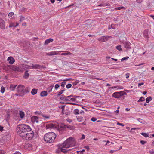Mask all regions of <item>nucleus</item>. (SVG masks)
<instances>
[{"label": "nucleus", "instance_id": "21", "mask_svg": "<svg viewBox=\"0 0 154 154\" xmlns=\"http://www.w3.org/2000/svg\"><path fill=\"white\" fill-rule=\"evenodd\" d=\"M47 92L46 91H43L41 92L40 93V95L42 97H45L47 96Z\"/></svg>", "mask_w": 154, "mask_h": 154}, {"label": "nucleus", "instance_id": "27", "mask_svg": "<svg viewBox=\"0 0 154 154\" xmlns=\"http://www.w3.org/2000/svg\"><path fill=\"white\" fill-rule=\"evenodd\" d=\"M54 87V86H50L47 89V91L49 92H50L52 91V89Z\"/></svg>", "mask_w": 154, "mask_h": 154}, {"label": "nucleus", "instance_id": "1", "mask_svg": "<svg viewBox=\"0 0 154 154\" xmlns=\"http://www.w3.org/2000/svg\"><path fill=\"white\" fill-rule=\"evenodd\" d=\"M17 132L20 136L21 134H25L27 132L31 131L32 130L29 126L24 124L18 125L17 127Z\"/></svg>", "mask_w": 154, "mask_h": 154}, {"label": "nucleus", "instance_id": "41", "mask_svg": "<svg viewBox=\"0 0 154 154\" xmlns=\"http://www.w3.org/2000/svg\"><path fill=\"white\" fill-rule=\"evenodd\" d=\"M15 24L14 23H11L9 25V27H12L14 26L15 27Z\"/></svg>", "mask_w": 154, "mask_h": 154}, {"label": "nucleus", "instance_id": "55", "mask_svg": "<svg viewBox=\"0 0 154 154\" xmlns=\"http://www.w3.org/2000/svg\"><path fill=\"white\" fill-rule=\"evenodd\" d=\"M129 73H127L126 74V79H128L129 77Z\"/></svg>", "mask_w": 154, "mask_h": 154}, {"label": "nucleus", "instance_id": "45", "mask_svg": "<svg viewBox=\"0 0 154 154\" xmlns=\"http://www.w3.org/2000/svg\"><path fill=\"white\" fill-rule=\"evenodd\" d=\"M124 7L122 6V7H117L115 8V9L117 10H120L122 8H124Z\"/></svg>", "mask_w": 154, "mask_h": 154}, {"label": "nucleus", "instance_id": "28", "mask_svg": "<svg viewBox=\"0 0 154 154\" xmlns=\"http://www.w3.org/2000/svg\"><path fill=\"white\" fill-rule=\"evenodd\" d=\"M72 54L69 52V51H66V53H62L61 55H71Z\"/></svg>", "mask_w": 154, "mask_h": 154}, {"label": "nucleus", "instance_id": "35", "mask_svg": "<svg viewBox=\"0 0 154 154\" xmlns=\"http://www.w3.org/2000/svg\"><path fill=\"white\" fill-rule=\"evenodd\" d=\"M116 49L119 51H122V49L121 48V46L120 45H119L116 47Z\"/></svg>", "mask_w": 154, "mask_h": 154}, {"label": "nucleus", "instance_id": "25", "mask_svg": "<svg viewBox=\"0 0 154 154\" xmlns=\"http://www.w3.org/2000/svg\"><path fill=\"white\" fill-rule=\"evenodd\" d=\"M23 70L21 67L20 66H16V71L18 72H21Z\"/></svg>", "mask_w": 154, "mask_h": 154}, {"label": "nucleus", "instance_id": "22", "mask_svg": "<svg viewBox=\"0 0 154 154\" xmlns=\"http://www.w3.org/2000/svg\"><path fill=\"white\" fill-rule=\"evenodd\" d=\"M38 89L35 88H33L32 90L31 91V94L32 95L35 94L37 92Z\"/></svg>", "mask_w": 154, "mask_h": 154}, {"label": "nucleus", "instance_id": "38", "mask_svg": "<svg viewBox=\"0 0 154 154\" xmlns=\"http://www.w3.org/2000/svg\"><path fill=\"white\" fill-rule=\"evenodd\" d=\"M70 111L68 110H66L65 111V113L66 115H69L70 114Z\"/></svg>", "mask_w": 154, "mask_h": 154}, {"label": "nucleus", "instance_id": "37", "mask_svg": "<svg viewBox=\"0 0 154 154\" xmlns=\"http://www.w3.org/2000/svg\"><path fill=\"white\" fill-rule=\"evenodd\" d=\"M32 146V144H26V147H28L30 148L29 149H31Z\"/></svg>", "mask_w": 154, "mask_h": 154}, {"label": "nucleus", "instance_id": "4", "mask_svg": "<svg viewBox=\"0 0 154 154\" xmlns=\"http://www.w3.org/2000/svg\"><path fill=\"white\" fill-rule=\"evenodd\" d=\"M34 136V133L32 131L27 132L25 133L20 134V136L22 137L25 140H31Z\"/></svg>", "mask_w": 154, "mask_h": 154}, {"label": "nucleus", "instance_id": "19", "mask_svg": "<svg viewBox=\"0 0 154 154\" xmlns=\"http://www.w3.org/2000/svg\"><path fill=\"white\" fill-rule=\"evenodd\" d=\"M17 86V85L13 84L11 85L10 87V90L13 91H14Z\"/></svg>", "mask_w": 154, "mask_h": 154}, {"label": "nucleus", "instance_id": "20", "mask_svg": "<svg viewBox=\"0 0 154 154\" xmlns=\"http://www.w3.org/2000/svg\"><path fill=\"white\" fill-rule=\"evenodd\" d=\"M19 115L21 119L23 118L25 116V114L23 112L20 111L19 112Z\"/></svg>", "mask_w": 154, "mask_h": 154}, {"label": "nucleus", "instance_id": "62", "mask_svg": "<svg viewBox=\"0 0 154 154\" xmlns=\"http://www.w3.org/2000/svg\"><path fill=\"white\" fill-rule=\"evenodd\" d=\"M104 5H105L104 3H102V4H100V5H98V6H105Z\"/></svg>", "mask_w": 154, "mask_h": 154}, {"label": "nucleus", "instance_id": "34", "mask_svg": "<svg viewBox=\"0 0 154 154\" xmlns=\"http://www.w3.org/2000/svg\"><path fill=\"white\" fill-rule=\"evenodd\" d=\"M42 117H43L45 119H48L50 118L49 116L48 115H44L42 114Z\"/></svg>", "mask_w": 154, "mask_h": 154}, {"label": "nucleus", "instance_id": "43", "mask_svg": "<svg viewBox=\"0 0 154 154\" xmlns=\"http://www.w3.org/2000/svg\"><path fill=\"white\" fill-rule=\"evenodd\" d=\"M128 58H129V57H125L122 58L121 59V61H123L124 60H127Z\"/></svg>", "mask_w": 154, "mask_h": 154}, {"label": "nucleus", "instance_id": "49", "mask_svg": "<svg viewBox=\"0 0 154 154\" xmlns=\"http://www.w3.org/2000/svg\"><path fill=\"white\" fill-rule=\"evenodd\" d=\"M121 93L122 97L124 95H126L127 94L126 92H124L123 91H121Z\"/></svg>", "mask_w": 154, "mask_h": 154}, {"label": "nucleus", "instance_id": "26", "mask_svg": "<svg viewBox=\"0 0 154 154\" xmlns=\"http://www.w3.org/2000/svg\"><path fill=\"white\" fill-rule=\"evenodd\" d=\"M65 127L69 128L71 130L73 129V126L70 125H64Z\"/></svg>", "mask_w": 154, "mask_h": 154}, {"label": "nucleus", "instance_id": "42", "mask_svg": "<svg viewBox=\"0 0 154 154\" xmlns=\"http://www.w3.org/2000/svg\"><path fill=\"white\" fill-rule=\"evenodd\" d=\"M72 85L71 84L69 83L67 85H66V87L68 89L70 88L71 87Z\"/></svg>", "mask_w": 154, "mask_h": 154}, {"label": "nucleus", "instance_id": "32", "mask_svg": "<svg viewBox=\"0 0 154 154\" xmlns=\"http://www.w3.org/2000/svg\"><path fill=\"white\" fill-rule=\"evenodd\" d=\"M79 110L77 109H76L74 110L73 111V113L75 115H77L79 114Z\"/></svg>", "mask_w": 154, "mask_h": 154}, {"label": "nucleus", "instance_id": "48", "mask_svg": "<svg viewBox=\"0 0 154 154\" xmlns=\"http://www.w3.org/2000/svg\"><path fill=\"white\" fill-rule=\"evenodd\" d=\"M60 85L58 84H56L55 86V89L57 90L59 87Z\"/></svg>", "mask_w": 154, "mask_h": 154}, {"label": "nucleus", "instance_id": "29", "mask_svg": "<svg viewBox=\"0 0 154 154\" xmlns=\"http://www.w3.org/2000/svg\"><path fill=\"white\" fill-rule=\"evenodd\" d=\"M152 100V97L151 96L148 97L146 99V102L147 103H149V101Z\"/></svg>", "mask_w": 154, "mask_h": 154}, {"label": "nucleus", "instance_id": "31", "mask_svg": "<svg viewBox=\"0 0 154 154\" xmlns=\"http://www.w3.org/2000/svg\"><path fill=\"white\" fill-rule=\"evenodd\" d=\"M141 134L143 136L145 137H148L149 136L148 134L142 132L141 133Z\"/></svg>", "mask_w": 154, "mask_h": 154}, {"label": "nucleus", "instance_id": "53", "mask_svg": "<svg viewBox=\"0 0 154 154\" xmlns=\"http://www.w3.org/2000/svg\"><path fill=\"white\" fill-rule=\"evenodd\" d=\"M146 142V141H145L143 140H141L140 141V143L142 145H144Z\"/></svg>", "mask_w": 154, "mask_h": 154}, {"label": "nucleus", "instance_id": "5", "mask_svg": "<svg viewBox=\"0 0 154 154\" xmlns=\"http://www.w3.org/2000/svg\"><path fill=\"white\" fill-rule=\"evenodd\" d=\"M68 143L69 147L74 146L75 144V141L74 138L72 137H69L66 140Z\"/></svg>", "mask_w": 154, "mask_h": 154}, {"label": "nucleus", "instance_id": "46", "mask_svg": "<svg viewBox=\"0 0 154 154\" xmlns=\"http://www.w3.org/2000/svg\"><path fill=\"white\" fill-rule=\"evenodd\" d=\"M113 24L111 25L110 27H108V29H115V27H114V26H113Z\"/></svg>", "mask_w": 154, "mask_h": 154}, {"label": "nucleus", "instance_id": "56", "mask_svg": "<svg viewBox=\"0 0 154 154\" xmlns=\"http://www.w3.org/2000/svg\"><path fill=\"white\" fill-rule=\"evenodd\" d=\"M65 106V105L61 106H60L59 107V108H61L62 109H64Z\"/></svg>", "mask_w": 154, "mask_h": 154}, {"label": "nucleus", "instance_id": "44", "mask_svg": "<svg viewBox=\"0 0 154 154\" xmlns=\"http://www.w3.org/2000/svg\"><path fill=\"white\" fill-rule=\"evenodd\" d=\"M66 84V82L63 81V82H62L61 84V86L62 87H64Z\"/></svg>", "mask_w": 154, "mask_h": 154}, {"label": "nucleus", "instance_id": "36", "mask_svg": "<svg viewBox=\"0 0 154 154\" xmlns=\"http://www.w3.org/2000/svg\"><path fill=\"white\" fill-rule=\"evenodd\" d=\"M145 100V98L144 97H142L140 98L139 99L138 101V102H140L141 101H143Z\"/></svg>", "mask_w": 154, "mask_h": 154}, {"label": "nucleus", "instance_id": "40", "mask_svg": "<svg viewBox=\"0 0 154 154\" xmlns=\"http://www.w3.org/2000/svg\"><path fill=\"white\" fill-rule=\"evenodd\" d=\"M25 20V17H24L22 16H21L20 17V20H19V21L20 22H21L23 21V20Z\"/></svg>", "mask_w": 154, "mask_h": 154}, {"label": "nucleus", "instance_id": "15", "mask_svg": "<svg viewBox=\"0 0 154 154\" xmlns=\"http://www.w3.org/2000/svg\"><path fill=\"white\" fill-rule=\"evenodd\" d=\"M38 118L36 116H33L31 118V121L33 122L38 123Z\"/></svg>", "mask_w": 154, "mask_h": 154}, {"label": "nucleus", "instance_id": "9", "mask_svg": "<svg viewBox=\"0 0 154 154\" xmlns=\"http://www.w3.org/2000/svg\"><path fill=\"white\" fill-rule=\"evenodd\" d=\"M124 47L127 49H130L131 48V44L129 42H125L123 43Z\"/></svg>", "mask_w": 154, "mask_h": 154}, {"label": "nucleus", "instance_id": "17", "mask_svg": "<svg viewBox=\"0 0 154 154\" xmlns=\"http://www.w3.org/2000/svg\"><path fill=\"white\" fill-rule=\"evenodd\" d=\"M53 41V39L51 38H49L48 39L46 40L45 42V45H47L49 43L52 42Z\"/></svg>", "mask_w": 154, "mask_h": 154}, {"label": "nucleus", "instance_id": "18", "mask_svg": "<svg viewBox=\"0 0 154 154\" xmlns=\"http://www.w3.org/2000/svg\"><path fill=\"white\" fill-rule=\"evenodd\" d=\"M73 97L72 95H70L69 96H68L67 97H66L65 98L64 101H70V98L71 97Z\"/></svg>", "mask_w": 154, "mask_h": 154}, {"label": "nucleus", "instance_id": "61", "mask_svg": "<svg viewBox=\"0 0 154 154\" xmlns=\"http://www.w3.org/2000/svg\"><path fill=\"white\" fill-rule=\"evenodd\" d=\"M136 2L137 3H140L142 2V0H136Z\"/></svg>", "mask_w": 154, "mask_h": 154}, {"label": "nucleus", "instance_id": "6", "mask_svg": "<svg viewBox=\"0 0 154 154\" xmlns=\"http://www.w3.org/2000/svg\"><path fill=\"white\" fill-rule=\"evenodd\" d=\"M58 125L54 122L50 123L47 124L46 125L47 129H54L57 128Z\"/></svg>", "mask_w": 154, "mask_h": 154}, {"label": "nucleus", "instance_id": "59", "mask_svg": "<svg viewBox=\"0 0 154 154\" xmlns=\"http://www.w3.org/2000/svg\"><path fill=\"white\" fill-rule=\"evenodd\" d=\"M3 127L2 126H0V131H3Z\"/></svg>", "mask_w": 154, "mask_h": 154}, {"label": "nucleus", "instance_id": "7", "mask_svg": "<svg viewBox=\"0 0 154 154\" xmlns=\"http://www.w3.org/2000/svg\"><path fill=\"white\" fill-rule=\"evenodd\" d=\"M59 148L56 151V152L57 153H60L61 152H62L63 153H66L68 151L71 150V149L66 150L65 149L63 148L62 146L59 144L58 145Z\"/></svg>", "mask_w": 154, "mask_h": 154}, {"label": "nucleus", "instance_id": "60", "mask_svg": "<svg viewBox=\"0 0 154 154\" xmlns=\"http://www.w3.org/2000/svg\"><path fill=\"white\" fill-rule=\"evenodd\" d=\"M117 86H115V87H109V89H114L115 88H117Z\"/></svg>", "mask_w": 154, "mask_h": 154}, {"label": "nucleus", "instance_id": "3", "mask_svg": "<svg viewBox=\"0 0 154 154\" xmlns=\"http://www.w3.org/2000/svg\"><path fill=\"white\" fill-rule=\"evenodd\" d=\"M56 137V134L53 132L46 133L44 136V139L47 143H52L54 142Z\"/></svg>", "mask_w": 154, "mask_h": 154}, {"label": "nucleus", "instance_id": "64", "mask_svg": "<svg viewBox=\"0 0 154 154\" xmlns=\"http://www.w3.org/2000/svg\"><path fill=\"white\" fill-rule=\"evenodd\" d=\"M16 66H13L12 67V69L13 70L15 71H16Z\"/></svg>", "mask_w": 154, "mask_h": 154}, {"label": "nucleus", "instance_id": "14", "mask_svg": "<svg viewBox=\"0 0 154 154\" xmlns=\"http://www.w3.org/2000/svg\"><path fill=\"white\" fill-rule=\"evenodd\" d=\"M7 60L9 62V63L11 64H13L15 61L14 59L12 57H9L7 59Z\"/></svg>", "mask_w": 154, "mask_h": 154}, {"label": "nucleus", "instance_id": "16", "mask_svg": "<svg viewBox=\"0 0 154 154\" xmlns=\"http://www.w3.org/2000/svg\"><path fill=\"white\" fill-rule=\"evenodd\" d=\"M57 54L56 51H53L46 53V55L48 56L54 55Z\"/></svg>", "mask_w": 154, "mask_h": 154}, {"label": "nucleus", "instance_id": "33", "mask_svg": "<svg viewBox=\"0 0 154 154\" xmlns=\"http://www.w3.org/2000/svg\"><path fill=\"white\" fill-rule=\"evenodd\" d=\"M5 88L3 86H2L1 90V93H4L5 91Z\"/></svg>", "mask_w": 154, "mask_h": 154}, {"label": "nucleus", "instance_id": "57", "mask_svg": "<svg viewBox=\"0 0 154 154\" xmlns=\"http://www.w3.org/2000/svg\"><path fill=\"white\" fill-rule=\"evenodd\" d=\"M144 84V83L143 82L139 83L138 84V86L140 87V86L143 85Z\"/></svg>", "mask_w": 154, "mask_h": 154}, {"label": "nucleus", "instance_id": "30", "mask_svg": "<svg viewBox=\"0 0 154 154\" xmlns=\"http://www.w3.org/2000/svg\"><path fill=\"white\" fill-rule=\"evenodd\" d=\"M77 120L79 122H81L82 121L83 119V118L82 117H79V116H77Z\"/></svg>", "mask_w": 154, "mask_h": 154}, {"label": "nucleus", "instance_id": "52", "mask_svg": "<svg viewBox=\"0 0 154 154\" xmlns=\"http://www.w3.org/2000/svg\"><path fill=\"white\" fill-rule=\"evenodd\" d=\"M97 120V119L95 117H92L91 119V120L93 122H95Z\"/></svg>", "mask_w": 154, "mask_h": 154}, {"label": "nucleus", "instance_id": "54", "mask_svg": "<svg viewBox=\"0 0 154 154\" xmlns=\"http://www.w3.org/2000/svg\"><path fill=\"white\" fill-rule=\"evenodd\" d=\"M76 100V99L74 98H70V101H74Z\"/></svg>", "mask_w": 154, "mask_h": 154}, {"label": "nucleus", "instance_id": "11", "mask_svg": "<svg viewBox=\"0 0 154 154\" xmlns=\"http://www.w3.org/2000/svg\"><path fill=\"white\" fill-rule=\"evenodd\" d=\"M4 21L1 18H0V28L3 29L5 28V24Z\"/></svg>", "mask_w": 154, "mask_h": 154}, {"label": "nucleus", "instance_id": "13", "mask_svg": "<svg viewBox=\"0 0 154 154\" xmlns=\"http://www.w3.org/2000/svg\"><path fill=\"white\" fill-rule=\"evenodd\" d=\"M31 68H30V69H39L41 68H42V66H41L39 65V64H35L34 65L33 64H31Z\"/></svg>", "mask_w": 154, "mask_h": 154}, {"label": "nucleus", "instance_id": "12", "mask_svg": "<svg viewBox=\"0 0 154 154\" xmlns=\"http://www.w3.org/2000/svg\"><path fill=\"white\" fill-rule=\"evenodd\" d=\"M67 141L66 140L62 144H60L62 146L63 148H68L70 147L68 145V143L67 142Z\"/></svg>", "mask_w": 154, "mask_h": 154}, {"label": "nucleus", "instance_id": "63", "mask_svg": "<svg viewBox=\"0 0 154 154\" xmlns=\"http://www.w3.org/2000/svg\"><path fill=\"white\" fill-rule=\"evenodd\" d=\"M85 136L83 134L82 136V137L81 138V139H85Z\"/></svg>", "mask_w": 154, "mask_h": 154}, {"label": "nucleus", "instance_id": "8", "mask_svg": "<svg viewBox=\"0 0 154 154\" xmlns=\"http://www.w3.org/2000/svg\"><path fill=\"white\" fill-rule=\"evenodd\" d=\"M121 92H116L112 94V96L117 98L122 97Z\"/></svg>", "mask_w": 154, "mask_h": 154}, {"label": "nucleus", "instance_id": "58", "mask_svg": "<svg viewBox=\"0 0 154 154\" xmlns=\"http://www.w3.org/2000/svg\"><path fill=\"white\" fill-rule=\"evenodd\" d=\"M117 125H121L123 126H124V125L123 124L119 122H118L117 123Z\"/></svg>", "mask_w": 154, "mask_h": 154}, {"label": "nucleus", "instance_id": "2", "mask_svg": "<svg viewBox=\"0 0 154 154\" xmlns=\"http://www.w3.org/2000/svg\"><path fill=\"white\" fill-rule=\"evenodd\" d=\"M30 90L29 87L25 88L24 85H18L17 88V91L20 93V96L21 97L23 96L26 94L29 93Z\"/></svg>", "mask_w": 154, "mask_h": 154}, {"label": "nucleus", "instance_id": "50", "mask_svg": "<svg viewBox=\"0 0 154 154\" xmlns=\"http://www.w3.org/2000/svg\"><path fill=\"white\" fill-rule=\"evenodd\" d=\"M14 15V13L12 12H10L9 14H8V16H10V17H12V16L13 15Z\"/></svg>", "mask_w": 154, "mask_h": 154}, {"label": "nucleus", "instance_id": "51", "mask_svg": "<svg viewBox=\"0 0 154 154\" xmlns=\"http://www.w3.org/2000/svg\"><path fill=\"white\" fill-rule=\"evenodd\" d=\"M66 121L69 123H71L72 122V119H70L69 118H68L66 119Z\"/></svg>", "mask_w": 154, "mask_h": 154}, {"label": "nucleus", "instance_id": "24", "mask_svg": "<svg viewBox=\"0 0 154 154\" xmlns=\"http://www.w3.org/2000/svg\"><path fill=\"white\" fill-rule=\"evenodd\" d=\"M28 71H26L24 73V77L26 79L29 76V74L28 73Z\"/></svg>", "mask_w": 154, "mask_h": 154}, {"label": "nucleus", "instance_id": "23", "mask_svg": "<svg viewBox=\"0 0 154 154\" xmlns=\"http://www.w3.org/2000/svg\"><path fill=\"white\" fill-rule=\"evenodd\" d=\"M22 67L24 69L26 68V69H30V68H31V66H29L27 65L23 64L22 65Z\"/></svg>", "mask_w": 154, "mask_h": 154}, {"label": "nucleus", "instance_id": "47", "mask_svg": "<svg viewBox=\"0 0 154 154\" xmlns=\"http://www.w3.org/2000/svg\"><path fill=\"white\" fill-rule=\"evenodd\" d=\"M137 120L140 122L141 123H143V121L142 119L140 118H138L137 119Z\"/></svg>", "mask_w": 154, "mask_h": 154}, {"label": "nucleus", "instance_id": "10", "mask_svg": "<svg viewBox=\"0 0 154 154\" xmlns=\"http://www.w3.org/2000/svg\"><path fill=\"white\" fill-rule=\"evenodd\" d=\"M109 37L107 36H102L98 39V40L99 41L102 42H105L107 41Z\"/></svg>", "mask_w": 154, "mask_h": 154}, {"label": "nucleus", "instance_id": "39", "mask_svg": "<svg viewBox=\"0 0 154 154\" xmlns=\"http://www.w3.org/2000/svg\"><path fill=\"white\" fill-rule=\"evenodd\" d=\"M64 91V90H61L60 91H59L57 94V96H59L61 95L63 92V91Z\"/></svg>", "mask_w": 154, "mask_h": 154}]
</instances>
